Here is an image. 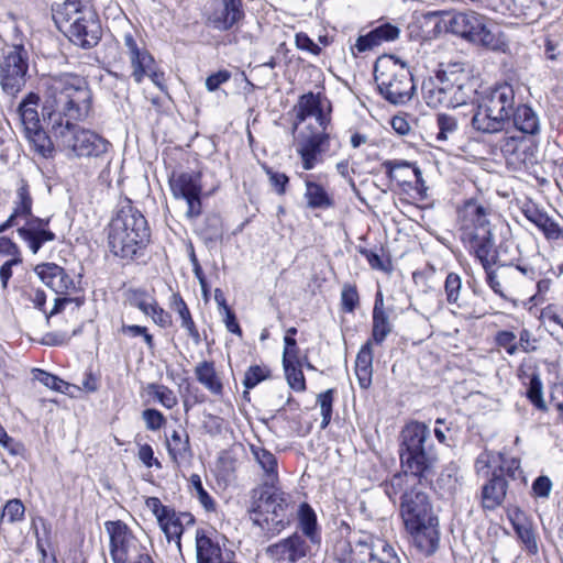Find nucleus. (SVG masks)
I'll list each match as a JSON object with an SVG mask.
<instances>
[{
	"label": "nucleus",
	"mask_w": 563,
	"mask_h": 563,
	"mask_svg": "<svg viewBox=\"0 0 563 563\" xmlns=\"http://www.w3.org/2000/svg\"><path fill=\"white\" fill-rule=\"evenodd\" d=\"M48 123L85 120L92 106V92L87 79L74 73L51 75L44 80Z\"/></svg>",
	"instance_id": "nucleus-2"
},
{
	"label": "nucleus",
	"mask_w": 563,
	"mask_h": 563,
	"mask_svg": "<svg viewBox=\"0 0 563 563\" xmlns=\"http://www.w3.org/2000/svg\"><path fill=\"white\" fill-rule=\"evenodd\" d=\"M29 69V55L22 45L11 47L4 53L0 63V84L11 95L16 93L25 85Z\"/></svg>",
	"instance_id": "nucleus-12"
},
{
	"label": "nucleus",
	"mask_w": 563,
	"mask_h": 563,
	"mask_svg": "<svg viewBox=\"0 0 563 563\" xmlns=\"http://www.w3.org/2000/svg\"><path fill=\"white\" fill-rule=\"evenodd\" d=\"M539 327H544L545 331L552 332L559 325V317L551 306L539 311L538 316Z\"/></svg>",
	"instance_id": "nucleus-62"
},
{
	"label": "nucleus",
	"mask_w": 563,
	"mask_h": 563,
	"mask_svg": "<svg viewBox=\"0 0 563 563\" xmlns=\"http://www.w3.org/2000/svg\"><path fill=\"white\" fill-rule=\"evenodd\" d=\"M528 118V106L518 108L515 117L517 133L507 136L504 144V152L507 155V163L515 169L525 168L528 162V141L526 119Z\"/></svg>",
	"instance_id": "nucleus-15"
},
{
	"label": "nucleus",
	"mask_w": 563,
	"mask_h": 563,
	"mask_svg": "<svg viewBox=\"0 0 563 563\" xmlns=\"http://www.w3.org/2000/svg\"><path fill=\"white\" fill-rule=\"evenodd\" d=\"M507 483L504 476L493 473L492 478L482 488V505L485 509L497 508L506 496Z\"/></svg>",
	"instance_id": "nucleus-32"
},
{
	"label": "nucleus",
	"mask_w": 563,
	"mask_h": 563,
	"mask_svg": "<svg viewBox=\"0 0 563 563\" xmlns=\"http://www.w3.org/2000/svg\"><path fill=\"white\" fill-rule=\"evenodd\" d=\"M71 121L65 120L58 123L54 121L51 124L52 133L59 146L71 152L76 157H101L109 152L111 144L108 140Z\"/></svg>",
	"instance_id": "nucleus-8"
},
{
	"label": "nucleus",
	"mask_w": 563,
	"mask_h": 563,
	"mask_svg": "<svg viewBox=\"0 0 563 563\" xmlns=\"http://www.w3.org/2000/svg\"><path fill=\"white\" fill-rule=\"evenodd\" d=\"M379 92L391 103H405L415 90L409 68L396 58L378 59L374 67Z\"/></svg>",
	"instance_id": "nucleus-10"
},
{
	"label": "nucleus",
	"mask_w": 563,
	"mask_h": 563,
	"mask_svg": "<svg viewBox=\"0 0 563 563\" xmlns=\"http://www.w3.org/2000/svg\"><path fill=\"white\" fill-rule=\"evenodd\" d=\"M376 43L380 46L384 43L395 41L399 37V29L390 23H384L371 30Z\"/></svg>",
	"instance_id": "nucleus-53"
},
{
	"label": "nucleus",
	"mask_w": 563,
	"mask_h": 563,
	"mask_svg": "<svg viewBox=\"0 0 563 563\" xmlns=\"http://www.w3.org/2000/svg\"><path fill=\"white\" fill-rule=\"evenodd\" d=\"M145 316L151 317L153 322L161 328H168L172 325V316L159 307L157 301L151 306Z\"/></svg>",
	"instance_id": "nucleus-59"
},
{
	"label": "nucleus",
	"mask_w": 563,
	"mask_h": 563,
	"mask_svg": "<svg viewBox=\"0 0 563 563\" xmlns=\"http://www.w3.org/2000/svg\"><path fill=\"white\" fill-rule=\"evenodd\" d=\"M438 26L470 43L498 51L504 46L499 34L494 33L487 19L475 11H438Z\"/></svg>",
	"instance_id": "nucleus-7"
},
{
	"label": "nucleus",
	"mask_w": 563,
	"mask_h": 563,
	"mask_svg": "<svg viewBox=\"0 0 563 563\" xmlns=\"http://www.w3.org/2000/svg\"><path fill=\"white\" fill-rule=\"evenodd\" d=\"M373 345L371 343H364L355 360V368H373Z\"/></svg>",
	"instance_id": "nucleus-63"
},
{
	"label": "nucleus",
	"mask_w": 563,
	"mask_h": 563,
	"mask_svg": "<svg viewBox=\"0 0 563 563\" xmlns=\"http://www.w3.org/2000/svg\"><path fill=\"white\" fill-rule=\"evenodd\" d=\"M167 452L172 461L178 466L188 462L192 456L189 435L186 432L174 430L166 440Z\"/></svg>",
	"instance_id": "nucleus-33"
},
{
	"label": "nucleus",
	"mask_w": 563,
	"mask_h": 563,
	"mask_svg": "<svg viewBox=\"0 0 563 563\" xmlns=\"http://www.w3.org/2000/svg\"><path fill=\"white\" fill-rule=\"evenodd\" d=\"M25 507L23 503L13 498L5 503L1 512V521L8 523L20 522L24 519Z\"/></svg>",
	"instance_id": "nucleus-47"
},
{
	"label": "nucleus",
	"mask_w": 563,
	"mask_h": 563,
	"mask_svg": "<svg viewBox=\"0 0 563 563\" xmlns=\"http://www.w3.org/2000/svg\"><path fill=\"white\" fill-rule=\"evenodd\" d=\"M295 129L308 118H314L319 129L322 130H328L331 122V104L323 100L320 93L308 92L302 95L295 107Z\"/></svg>",
	"instance_id": "nucleus-17"
},
{
	"label": "nucleus",
	"mask_w": 563,
	"mask_h": 563,
	"mask_svg": "<svg viewBox=\"0 0 563 563\" xmlns=\"http://www.w3.org/2000/svg\"><path fill=\"white\" fill-rule=\"evenodd\" d=\"M430 435L429 428L421 422H410L401 431L400 453L416 452L427 449L426 441Z\"/></svg>",
	"instance_id": "nucleus-28"
},
{
	"label": "nucleus",
	"mask_w": 563,
	"mask_h": 563,
	"mask_svg": "<svg viewBox=\"0 0 563 563\" xmlns=\"http://www.w3.org/2000/svg\"><path fill=\"white\" fill-rule=\"evenodd\" d=\"M121 332L131 338L142 336L150 349L154 346V338L148 333L146 327L137 324H123L121 327Z\"/></svg>",
	"instance_id": "nucleus-60"
},
{
	"label": "nucleus",
	"mask_w": 563,
	"mask_h": 563,
	"mask_svg": "<svg viewBox=\"0 0 563 563\" xmlns=\"http://www.w3.org/2000/svg\"><path fill=\"white\" fill-rule=\"evenodd\" d=\"M49 219L30 218L18 229L20 238L27 244L32 253H37L43 244L55 240V233L48 228Z\"/></svg>",
	"instance_id": "nucleus-20"
},
{
	"label": "nucleus",
	"mask_w": 563,
	"mask_h": 563,
	"mask_svg": "<svg viewBox=\"0 0 563 563\" xmlns=\"http://www.w3.org/2000/svg\"><path fill=\"white\" fill-rule=\"evenodd\" d=\"M451 69L439 70L434 77H429L422 82V96L431 108L446 107Z\"/></svg>",
	"instance_id": "nucleus-21"
},
{
	"label": "nucleus",
	"mask_w": 563,
	"mask_h": 563,
	"mask_svg": "<svg viewBox=\"0 0 563 563\" xmlns=\"http://www.w3.org/2000/svg\"><path fill=\"white\" fill-rule=\"evenodd\" d=\"M341 563H400L395 548L385 539L362 533L342 543L336 553Z\"/></svg>",
	"instance_id": "nucleus-9"
},
{
	"label": "nucleus",
	"mask_w": 563,
	"mask_h": 563,
	"mask_svg": "<svg viewBox=\"0 0 563 563\" xmlns=\"http://www.w3.org/2000/svg\"><path fill=\"white\" fill-rule=\"evenodd\" d=\"M298 528L301 536L312 545L321 544V528L318 525L317 515L312 507L302 503L298 509Z\"/></svg>",
	"instance_id": "nucleus-27"
},
{
	"label": "nucleus",
	"mask_w": 563,
	"mask_h": 563,
	"mask_svg": "<svg viewBox=\"0 0 563 563\" xmlns=\"http://www.w3.org/2000/svg\"><path fill=\"white\" fill-rule=\"evenodd\" d=\"M253 459L258 464L264 474L263 482L278 483L277 459L265 448L252 444L250 446Z\"/></svg>",
	"instance_id": "nucleus-35"
},
{
	"label": "nucleus",
	"mask_w": 563,
	"mask_h": 563,
	"mask_svg": "<svg viewBox=\"0 0 563 563\" xmlns=\"http://www.w3.org/2000/svg\"><path fill=\"white\" fill-rule=\"evenodd\" d=\"M104 528L110 538V555L114 563H128L143 554L139 552L137 540L123 521H106Z\"/></svg>",
	"instance_id": "nucleus-13"
},
{
	"label": "nucleus",
	"mask_w": 563,
	"mask_h": 563,
	"mask_svg": "<svg viewBox=\"0 0 563 563\" xmlns=\"http://www.w3.org/2000/svg\"><path fill=\"white\" fill-rule=\"evenodd\" d=\"M379 45L376 43V40L372 32L369 31L365 35H360L354 44V46L351 47L352 54L355 55V51L357 53H365L368 51L374 49L375 47H378Z\"/></svg>",
	"instance_id": "nucleus-64"
},
{
	"label": "nucleus",
	"mask_w": 563,
	"mask_h": 563,
	"mask_svg": "<svg viewBox=\"0 0 563 563\" xmlns=\"http://www.w3.org/2000/svg\"><path fill=\"white\" fill-rule=\"evenodd\" d=\"M150 228L145 217L132 205L123 201L109 227V246L121 258H133L150 242Z\"/></svg>",
	"instance_id": "nucleus-3"
},
{
	"label": "nucleus",
	"mask_w": 563,
	"mask_h": 563,
	"mask_svg": "<svg viewBox=\"0 0 563 563\" xmlns=\"http://www.w3.org/2000/svg\"><path fill=\"white\" fill-rule=\"evenodd\" d=\"M448 91V108H456L466 104L472 95L476 92L473 82L467 74L460 69H451L450 85Z\"/></svg>",
	"instance_id": "nucleus-23"
},
{
	"label": "nucleus",
	"mask_w": 563,
	"mask_h": 563,
	"mask_svg": "<svg viewBox=\"0 0 563 563\" xmlns=\"http://www.w3.org/2000/svg\"><path fill=\"white\" fill-rule=\"evenodd\" d=\"M26 139L33 144L34 150L41 154L44 157H48L53 153V145L45 133V131L42 129V126H38L34 131H27L24 133Z\"/></svg>",
	"instance_id": "nucleus-43"
},
{
	"label": "nucleus",
	"mask_w": 563,
	"mask_h": 563,
	"mask_svg": "<svg viewBox=\"0 0 563 563\" xmlns=\"http://www.w3.org/2000/svg\"><path fill=\"white\" fill-rule=\"evenodd\" d=\"M437 124L439 128L437 140L439 141H446L457 130V120L453 115L446 113L438 114Z\"/></svg>",
	"instance_id": "nucleus-48"
},
{
	"label": "nucleus",
	"mask_w": 563,
	"mask_h": 563,
	"mask_svg": "<svg viewBox=\"0 0 563 563\" xmlns=\"http://www.w3.org/2000/svg\"><path fill=\"white\" fill-rule=\"evenodd\" d=\"M477 107L472 125L483 133H497L510 118L515 104V92L510 85L503 84L478 92Z\"/></svg>",
	"instance_id": "nucleus-6"
},
{
	"label": "nucleus",
	"mask_w": 563,
	"mask_h": 563,
	"mask_svg": "<svg viewBox=\"0 0 563 563\" xmlns=\"http://www.w3.org/2000/svg\"><path fill=\"white\" fill-rule=\"evenodd\" d=\"M500 465L497 474L504 475L507 474L508 477L512 479H521L522 483L526 482V477L523 476V471L520 467V461L516 457L508 456L506 454H500Z\"/></svg>",
	"instance_id": "nucleus-46"
},
{
	"label": "nucleus",
	"mask_w": 563,
	"mask_h": 563,
	"mask_svg": "<svg viewBox=\"0 0 563 563\" xmlns=\"http://www.w3.org/2000/svg\"><path fill=\"white\" fill-rule=\"evenodd\" d=\"M401 467L405 473H410L411 479L417 481L423 476L435 462V455L431 448L413 452L400 453Z\"/></svg>",
	"instance_id": "nucleus-24"
},
{
	"label": "nucleus",
	"mask_w": 563,
	"mask_h": 563,
	"mask_svg": "<svg viewBox=\"0 0 563 563\" xmlns=\"http://www.w3.org/2000/svg\"><path fill=\"white\" fill-rule=\"evenodd\" d=\"M0 258L4 261H22L18 245L5 236L0 238Z\"/></svg>",
	"instance_id": "nucleus-58"
},
{
	"label": "nucleus",
	"mask_w": 563,
	"mask_h": 563,
	"mask_svg": "<svg viewBox=\"0 0 563 563\" xmlns=\"http://www.w3.org/2000/svg\"><path fill=\"white\" fill-rule=\"evenodd\" d=\"M142 418L145 421L146 428L151 431L159 430L166 422L165 417L157 409H145L142 412Z\"/></svg>",
	"instance_id": "nucleus-61"
},
{
	"label": "nucleus",
	"mask_w": 563,
	"mask_h": 563,
	"mask_svg": "<svg viewBox=\"0 0 563 563\" xmlns=\"http://www.w3.org/2000/svg\"><path fill=\"white\" fill-rule=\"evenodd\" d=\"M32 205L33 200L29 191V186L24 180H21L16 189L13 212L5 222L0 224V232L15 225L18 219H23L26 222L30 218H34L32 216Z\"/></svg>",
	"instance_id": "nucleus-25"
},
{
	"label": "nucleus",
	"mask_w": 563,
	"mask_h": 563,
	"mask_svg": "<svg viewBox=\"0 0 563 563\" xmlns=\"http://www.w3.org/2000/svg\"><path fill=\"white\" fill-rule=\"evenodd\" d=\"M38 278L56 294H68L75 288L73 278L66 271L54 263H44L35 267Z\"/></svg>",
	"instance_id": "nucleus-22"
},
{
	"label": "nucleus",
	"mask_w": 563,
	"mask_h": 563,
	"mask_svg": "<svg viewBox=\"0 0 563 563\" xmlns=\"http://www.w3.org/2000/svg\"><path fill=\"white\" fill-rule=\"evenodd\" d=\"M147 389L148 394L166 409H173L178 404L175 393L165 385L150 384Z\"/></svg>",
	"instance_id": "nucleus-44"
},
{
	"label": "nucleus",
	"mask_w": 563,
	"mask_h": 563,
	"mask_svg": "<svg viewBox=\"0 0 563 563\" xmlns=\"http://www.w3.org/2000/svg\"><path fill=\"white\" fill-rule=\"evenodd\" d=\"M360 303V296L355 285L344 284L341 291L342 310L352 313Z\"/></svg>",
	"instance_id": "nucleus-50"
},
{
	"label": "nucleus",
	"mask_w": 563,
	"mask_h": 563,
	"mask_svg": "<svg viewBox=\"0 0 563 563\" xmlns=\"http://www.w3.org/2000/svg\"><path fill=\"white\" fill-rule=\"evenodd\" d=\"M303 181V197L309 209H328L333 206L331 196L320 184L313 181L310 175H306Z\"/></svg>",
	"instance_id": "nucleus-34"
},
{
	"label": "nucleus",
	"mask_w": 563,
	"mask_h": 563,
	"mask_svg": "<svg viewBox=\"0 0 563 563\" xmlns=\"http://www.w3.org/2000/svg\"><path fill=\"white\" fill-rule=\"evenodd\" d=\"M271 376V371L266 366L252 365L247 368L243 379V386L245 390L243 393L244 398H249V390L257 386L263 380Z\"/></svg>",
	"instance_id": "nucleus-42"
},
{
	"label": "nucleus",
	"mask_w": 563,
	"mask_h": 563,
	"mask_svg": "<svg viewBox=\"0 0 563 563\" xmlns=\"http://www.w3.org/2000/svg\"><path fill=\"white\" fill-rule=\"evenodd\" d=\"M284 371L287 383L291 389L299 393L306 390V379L301 371V365H286L284 366Z\"/></svg>",
	"instance_id": "nucleus-52"
},
{
	"label": "nucleus",
	"mask_w": 563,
	"mask_h": 563,
	"mask_svg": "<svg viewBox=\"0 0 563 563\" xmlns=\"http://www.w3.org/2000/svg\"><path fill=\"white\" fill-rule=\"evenodd\" d=\"M329 146L330 134L327 130H313L311 125L299 131L295 137V150L305 170H311L322 164Z\"/></svg>",
	"instance_id": "nucleus-11"
},
{
	"label": "nucleus",
	"mask_w": 563,
	"mask_h": 563,
	"mask_svg": "<svg viewBox=\"0 0 563 563\" xmlns=\"http://www.w3.org/2000/svg\"><path fill=\"white\" fill-rule=\"evenodd\" d=\"M313 545L299 532L269 544L265 553L272 563H298L311 553Z\"/></svg>",
	"instance_id": "nucleus-16"
},
{
	"label": "nucleus",
	"mask_w": 563,
	"mask_h": 563,
	"mask_svg": "<svg viewBox=\"0 0 563 563\" xmlns=\"http://www.w3.org/2000/svg\"><path fill=\"white\" fill-rule=\"evenodd\" d=\"M530 222L533 223L548 240H556L561 236L562 231L559 224L549 214L534 207L530 208Z\"/></svg>",
	"instance_id": "nucleus-39"
},
{
	"label": "nucleus",
	"mask_w": 563,
	"mask_h": 563,
	"mask_svg": "<svg viewBox=\"0 0 563 563\" xmlns=\"http://www.w3.org/2000/svg\"><path fill=\"white\" fill-rule=\"evenodd\" d=\"M530 404L542 412L547 411L549 408L543 397L541 380L534 375L530 378Z\"/></svg>",
	"instance_id": "nucleus-54"
},
{
	"label": "nucleus",
	"mask_w": 563,
	"mask_h": 563,
	"mask_svg": "<svg viewBox=\"0 0 563 563\" xmlns=\"http://www.w3.org/2000/svg\"><path fill=\"white\" fill-rule=\"evenodd\" d=\"M400 514L406 529H417L420 525L438 520L428 495L416 487L402 494Z\"/></svg>",
	"instance_id": "nucleus-14"
},
{
	"label": "nucleus",
	"mask_w": 563,
	"mask_h": 563,
	"mask_svg": "<svg viewBox=\"0 0 563 563\" xmlns=\"http://www.w3.org/2000/svg\"><path fill=\"white\" fill-rule=\"evenodd\" d=\"M415 545L424 554H432L439 545L438 520L420 525L417 529H407Z\"/></svg>",
	"instance_id": "nucleus-29"
},
{
	"label": "nucleus",
	"mask_w": 563,
	"mask_h": 563,
	"mask_svg": "<svg viewBox=\"0 0 563 563\" xmlns=\"http://www.w3.org/2000/svg\"><path fill=\"white\" fill-rule=\"evenodd\" d=\"M34 377L36 380L42 383L44 386L59 393H65L68 388V384L60 379L59 377L49 374L42 369H36Z\"/></svg>",
	"instance_id": "nucleus-55"
},
{
	"label": "nucleus",
	"mask_w": 563,
	"mask_h": 563,
	"mask_svg": "<svg viewBox=\"0 0 563 563\" xmlns=\"http://www.w3.org/2000/svg\"><path fill=\"white\" fill-rule=\"evenodd\" d=\"M462 288V279L455 273L448 274L444 283V290L449 303H457Z\"/></svg>",
	"instance_id": "nucleus-56"
},
{
	"label": "nucleus",
	"mask_w": 563,
	"mask_h": 563,
	"mask_svg": "<svg viewBox=\"0 0 563 563\" xmlns=\"http://www.w3.org/2000/svg\"><path fill=\"white\" fill-rule=\"evenodd\" d=\"M197 563H233L224 561L219 544L213 543L210 538L197 534Z\"/></svg>",
	"instance_id": "nucleus-38"
},
{
	"label": "nucleus",
	"mask_w": 563,
	"mask_h": 563,
	"mask_svg": "<svg viewBox=\"0 0 563 563\" xmlns=\"http://www.w3.org/2000/svg\"><path fill=\"white\" fill-rule=\"evenodd\" d=\"M242 0H212L208 23L218 31H229L244 19Z\"/></svg>",
	"instance_id": "nucleus-18"
},
{
	"label": "nucleus",
	"mask_w": 563,
	"mask_h": 563,
	"mask_svg": "<svg viewBox=\"0 0 563 563\" xmlns=\"http://www.w3.org/2000/svg\"><path fill=\"white\" fill-rule=\"evenodd\" d=\"M334 399V389H328L318 395L317 402L320 406V411L322 416L321 427L325 428L331 421L332 418V406Z\"/></svg>",
	"instance_id": "nucleus-51"
},
{
	"label": "nucleus",
	"mask_w": 563,
	"mask_h": 563,
	"mask_svg": "<svg viewBox=\"0 0 563 563\" xmlns=\"http://www.w3.org/2000/svg\"><path fill=\"white\" fill-rule=\"evenodd\" d=\"M126 301L130 306L137 308L144 314L148 312L151 306L156 301V299L143 289H129L126 291Z\"/></svg>",
	"instance_id": "nucleus-45"
},
{
	"label": "nucleus",
	"mask_w": 563,
	"mask_h": 563,
	"mask_svg": "<svg viewBox=\"0 0 563 563\" xmlns=\"http://www.w3.org/2000/svg\"><path fill=\"white\" fill-rule=\"evenodd\" d=\"M123 44L132 69L131 76L136 84H141L156 62L142 41H137L133 34L125 33Z\"/></svg>",
	"instance_id": "nucleus-19"
},
{
	"label": "nucleus",
	"mask_w": 563,
	"mask_h": 563,
	"mask_svg": "<svg viewBox=\"0 0 563 563\" xmlns=\"http://www.w3.org/2000/svg\"><path fill=\"white\" fill-rule=\"evenodd\" d=\"M250 497L249 514L255 526L279 533L289 525L290 495L278 483L263 482L251 490Z\"/></svg>",
	"instance_id": "nucleus-5"
},
{
	"label": "nucleus",
	"mask_w": 563,
	"mask_h": 563,
	"mask_svg": "<svg viewBox=\"0 0 563 563\" xmlns=\"http://www.w3.org/2000/svg\"><path fill=\"white\" fill-rule=\"evenodd\" d=\"M391 330L393 327L389 322L388 314L373 313L372 334L365 343L380 345L390 334Z\"/></svg>",
	"instance_id": "nucleus-41"
},
{
	"label": "nucleus",
	"mask_w": 563,
	"mask_h": 563,
	"mask_svg": "<svg viewBox=\"0 0 563 563\" xmlns=\"http://www.w3.org/2000/svg\"><path fill=\"white\" fill-rule=\"evenodd\" d=\"M489 208L470 200L460 211L461 241L483 265L486 273V283L492 290L504 297L500 282L493 266L498 262V252L495 242L496 224L490 222Z\"/></svg>",
	"instance_id": "nucleus-1"
},
{
	"label": "nucleus",
	"mask_w": 563,
	"mask_h": 563,
	"mask_svg": "<svg viewBox=\"0 0 563 563\" xmlns=\"http://www.w3.org/2000/svg\"><path fill=\"white\" fill-rule=\"evenodd\" d=\"M387 176L390 179L406 183L409 178L408 173L412 174L418 184L423 185L422 173L418 166L407 161H385L382 164Z\"/></svg>",
	"instance_id": "nucleus-36"
},
{
	"label": "nucleus",
	"mask_w": 563,
	"mask_h": 563,
	"mask_svg": "<svg viewBox=\"0 0 563 563\" xmlns=\"http://www.w3.org/2000/svg\"><path fill=\"white\" fill-rule=\"evenodd\" d=\"M53 19L70 42L82 48L96 46L102 34L99 16L82 0H66L53 9Z\"/></svg>",
	"instance_id": "nucleus-4"
},
{
	"label": "nucleus",
	"mask_w": 563,
	"mask_h": 563,
	"mask_svg": "<svg viewBox=\"0 0 563 563\" xmlns=\"http://www.w3.org/2000/svg\"><path fill=\"white\" fill-rule=\"evenodd\" d=\"M190 484L196 492V497L198 498L201 506L207 511H214L216 510V501L213 498L209 495V493L203 488L201 478L198 474H192L190 476Z\"/></svg>",
	"instance_id": "nucleus-49"
},
{
	"label": "nucleus",
	"mask_w": 563,
	"mask_h": 563,
	"mask_svg": "<svg viewBox=\"0 0 563 563\" xmlns=\"http://www.w3.org/2000/svg\"><path fill=\"white\" fill-rule=\"evenodd\" d=\"M196 379L213 396L221 397L224 386L218 374L214 363L211 361L199 362L195 367Z\"/></svg>",
	"instance_id": "nucleus-30"
},
{
	"label": "nucleus",
	"mask_w": 563,
	"mask_h": 563,
	"mask_svg": "<svg viewBox=\"0 0 563 563\" xmlns=\"http://www.w3.org/2000/svg\"><path fill=\"white\" fill-rule=\"evenodd\" d=\"M409 482H413L411 476L408 473L405 474H396L391 477V479L386 483L385 492L390 499L395 498L404 488L405 485H408Z\"/></svg>",
	"instance_id": "nucleus-57"
},
{
	"label": "nucleus",
	"mask_w": 563,
	"mask_h": 563,
	"mask_svg": "<svg viewBox=\"0 0 563 563\" xmlns=\"http://www.w3.org/2000/svg\"><path fill=\"white\" fill-rule=\"evenodd\" d=\"M170 308L176 311L181 320V327L187 331L188 335L194 339L195 342H199L200 335L196 323L191 317V313L179 294H173L170 300Z\"/></svg>",
	"instance_id": "nucleus-40"
},
{
	"label": "nucleus",
	"mask_w": 563,
	"mask_h": 563,
	"mask_svg": "<svg viewBox=\"0 0 563 563\" xmlns=\"http://www.w3.org/2000/svg\"><path fill=\"white\" fill-rule=\"evenodd\" d=\"M167 516H164L159 521V527L164 531L168 541H176L177 544H180V537L184 531L185 525H194L195 518L189 512H175V510L170 509Z\"/></svg>",
	"instance_id": "nucleus-31"
},
{
	"label": "nucleus",
	"mask_w": 563,
	"mask_h": 563,
	"mask_svg": "<svg viewBox=\"0 0 563 563\" xmlns=\"http://www.w3.org/2000/svg\"><path fill=\"white\" fill-rule=\"evenodd\" d=\"M169 185L172 194L176 199L201 196L202 192L201 176L196 173L173 175Z\"/></svg>",
	"instance_id": "nucleus-26"
},
{
	"label": "nucleus",
	"mask_w": 563,
	"mask_h": 563,
	"mask_svg": "<svg viewBox=\"0 0 563 563\" xmlns=\"http://www.w3.org/2000/svg\"><path fill=\"white\" fill-rule=\"evenodd\" d=\"M38 101V95L30 92L19 106V114L24 133L27 131H34L41 126L37 113Z\"/></svg>",
	"instance_id": "nucleus-37"
}]
</instances>
